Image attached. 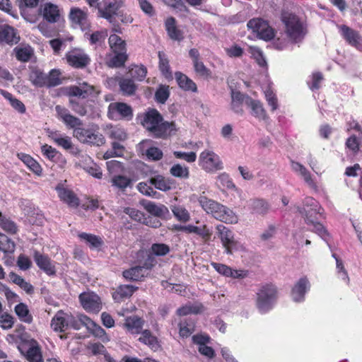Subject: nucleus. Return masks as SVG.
Wrapping results in <instances>:
<instances>
[{
	"mask_svg": "<svg viewBox=\"0 0 362 362\" xmlns=\"http://www.w3.org/2000/svg\"><path fill=\"white\" fill-rule=\"evenodd\" d=\"M141 124L156 138H166L177 131L175 123L164 121L162 115L156 109H151L145 113Z\"/></svg>",
	"mask_w": 362,
	"mask_h": 362,
	"instance_id": "f257e3e1",
	"label": "nucleus"
},
{
	"mask_svg": "<svg viewBox=\"0 0 362 362\" xmlns=\"http://www.w3.org/2000/svg\"><path fill=\"white\" fill-rule=\"evenodd\" d=\"M340 34L351 45L357 47L361 45V37L358 33L345 25H338Z\"/></svg>",
	"mask_w": 362,
	"mask_h": 362,
	"instance_id": "a878e982",
	"label": "nucleus"
},
{
	"mask_svg": "<svg viewBox=\"0 0 362 362\" xmlns=\"http://www.w3.org/2000/svg\"><path fill=\"white\" fill-rule=\"evenodd\" d=\"M165 28L169 37L172 40L180 41L184 38L183 33L177 28L174 18L170 17L166 19Z\"/></svg>",
	"mask_w": 362,
	"mask_h": 362,
	"instance_id": "473e14b6",
	"label": "nucleus"
},
{
	"mask_svg": "<svg viewBox=\"0 0 362 362\" xmlns=\"http://www.w3.org/2000/svg\"><path fill=\"white\" fill-rule=\"evenodd\" d=\"M115 55L110 54L107 59V65L109 67H122L127 59L126 51L114 52Z\"/></svg>",
	"mask_w": 362,
	"mask_h": 362,
	"instance_id": "58836bf2",
	"label": "nucleus"
},
{
	"mask_svg": "<svg viewBox=\"0 0 362 362\" xmlns=\"http://www.w3.org/2000/svg\"><path fill=\"white\" fill-rule=\"evenodd\" d=\"M78 237L91 248H98L103 243L101 238L93 234L81 233L78 234Z\"/></svg>",
	"mask_w": 362,
	"mask_h": 362,
	"instance_id": "c03bdc74",
	"label": "nucleus"
},
{
	"mask_svg": "<svg viewBox=\"0 0 362 362\" xmlns=\"http://www.w3.org/2000/svg\"><path fill=\"white\" fill-rule=\"evenodd\" d=\"M61 72L57 69H52L50 71L49 75L47 76V85L48 87H54L61 84L60 79Z\"/></svg>",
	"mask_w": 362,
	"mask_h": 362,
	"instance_id": "e2e57ef3",
	"label": "nucleus"
},
{
	"mask_svg": "<svg viewBox=\"0 0 362 362\" xmlns=\"http://www.w3.org/2000/svg\"><path fill=\"white\" fill-rule=\"evenodd\" d=\"M0 225L5 231L11 234H15L18 231V228L16 223L13 221L6 218L3 215L1 220H0Z\"/></svg>",
	"mask_w": 362,
	"mask_h": 362,
	"instance_id": "774afa93",
	"label": "nucleus"
},
{
	"mask_svg": "<svg viewBox=\"0 0 362 362\" xmlns=\"http://www.w3.org/2000/svg\"><path fill=\"white\" fill-rule=\"evenodd\" d=\"M216 230L226 254L232 255L235 251L243 250V245L234 238L233 233L226 226L219 224Z\"/></svg>",
	"mask_w": 362,
	"mask_h": 362,
	"instance_id": "20e7f679",
	"label": "nucleus"
},
{
	"mask_svg": "<svg viewBox=\"0 0 362 362\" xmlns=\"http://www.w3.org/2000/svg\"><path fill=\"white\" fill-rule=\"evenodd\" d=\"M145 320L136 315L127 317L123 324L126 331L132 334H139L144 329Z\"/></svg>",
	"mask_w": 362,
	"mask_h": 362,
	"instance_id": "f3484780",
	"label": "nucleus"
},
{
	"mask_svg": "<svg viewBox=\"0 0 362 362\" xmlns=\"http://www.w3.org/2000/svg\"><path fill=\"white\" fill-rule=\"evenodd\" d=\"M141 336L139 338V341L148 346L151 349L157 350L159 348V344L156 337H155L151 331L148 329H143L140 332Z\"/></svg>",
	"mask_w": 362,
	"mask_h": 362,
	"instance_id": "c9c22d12",
	"label": "nucleus"
},
{
	"mask_svg": "<svg viewBox=\"0 0 362 362\" xmlns=\"http://www.w3.org/2000/svg\"><path fill=\"white\" fill-rule=\"evenodd\" d=\"M136 288L130 285H122L118 287L113 295L116 300H120L122 298L130 297L135 291Z\"/></svg>",
	"mask_w": 362,
	"mask_h": 362,
	"instance_id": "3c124183",
	"label": "nucleus"
},
{
	"mask_svg": "<svg viewBox=\"0 0 362 362\" xmlns=\"http://www.w3.org/2000/svg\"><path fill=\"white\" fill-rule=\"evenodd\" d=\"M175 78L180 88L185 90L197 91V86L195 83L189 78L186 75L180 73H175Z\"/></svg>",
	"mask_w": 362,
	"mask_h": 362,
	"instance_id": "e433bc0d",
	"label": "nucleus"
},
{
	"mask_svg": "<svg viewBox=\"0 0 362 362\" xmlns=\"http://www.w3.org/2000/svg\"><path fill=\"white\" fill-rule=\"evenodd\" d=\"M51 327L55 332H62L69 329V314L58 311L51 321Z\"/></svg>",
	"mask_w": 362,
	"mask_h": 362,
	"instance_id": "6ab92c4d",
	"label": "nucleus"
},
{
	"mask_svg": "<svg viewBox=\"0 0 362 362\" xmlns=\"http://www.w3.org/2000/svg\"><path fill=\"white\" fill-rule=\"evenodd\" d=\"M74 136L81 142L90 145L101 146L105 144L104 136L96 129L77 127L74 129Z\"/></svg>",
	"mask_w": 362,
	"mask_h": 362,
	"instance_id": "39448f33",
	"label": "nucleus"
},
{
	"mask_svg": "<svg viewBox=\"0 0 362 362\" xmlns=\"http://www.w3.org/2000/svg\"><path fill=\"white\" fill-rule=\"evenodd\" d=\"M198 202L202 208L207 214H211L214 217H215L221 204L204 196L200 197Z\"/></svg>",
	"mask_w": 362,
	"mask_h": 362,
	"instance_id": "f704fd0d",
	"label": "nucleus"
},
{
	"mask_svg": "<svg viewBox=\"0 0 362 362\" xmlns=\"http://www.w3.org/2000/svg\"><path fill=\"white\" fill-rule=\"evenodd\" d=\"M33 257L37 267L47 274L52 275L55 274L54 266L52 264L48 256L44 255L37 251H35Z\"/></svg>",
	"mask_w": 362,
	"mask_h": 362,
	"instance_id": "aec40b11",
	"label": "nucleus"
},
{
	"mask_svg": "<svg viewBox=\"0 0 362 362\" xmlns=\"http://www.w3.org/2000/svg\"><path fill=\"white\" fill-rule=\"evenodd\" d=\"M177 228L180 230L185 231V232H187L189 233L197 234L204 238H209L211 235V233L206 228L205 226L203 228H199V227L194 226L192 225H188V226H180Z\"/></svg>",
	"mask_w": 362,
	"mask_h": 362,
	"instance_id": "8fccbe9b",
	"label": "nucleus"
},
{
	"mask_svg": "<svg viewBox=\"0 0 362 362\" xmlns=\"http://www.w3.org/2000/svg\"><path fill=\"white\" fill-rule=\"evenodd\" d=\"M124 0H102L99 6V16L112 23L119 8L124 6Z\"/></svg>",
	"mask_w": 362,
	"mask_h": 362,
	"instance_id": "0eeeda50",
	"label": "nucleus"
},
{
	"mask_svg": "<svg viewBox=\"0 0 362 362\" xmlns=\"http://www.w3.org/2000/svg\"><path fill=\"white\" fill-rule=\"evenodd\" d=\"M0 94L3 95L6 99L9 100L11 106L18 112L23 114L25 112V105L20 101L19 100L13 98V95L11 93H8L6 90H4L3 89H0Z\"/></svg>",
	"mask_w": 362,
	"mask_h": 362,
	"instance_id": "de8ad7c7",
	"label": "nucleus"
},
{
	"mask_svg": "<svg viewBox=\"0 0 362 362\" xmlns=\"http://www.w3.org/2000/svg\"><path fill=\"white\" fill-rule=\"evenodd\" d=\"M146 269L142 267H135L123 272V276L130 281H141L146 275Z\"/></svg>",
	"mask_w": 362,
	"mask_h": 362,
	"instance_id": "a19ab883",
	"label": "nucleus"
},
{
	"mask_svg": "<svg viewBox=\"0 0 362 362\" xmlns=\"http://www.w3.org/2000/svg\"><path fill=\"white\" fill-rule=\"evenodd\" d=\"M144 208L151 215L158 218H165L168 214V209L163 204L151 201L143 202Z\"/></svg>",
	"mask_w": 362,
	"mask_h": 362,
	"instance_id": "b1692460",
	"label": "nucleus"
},
{
	"mask_svg": "<svg viewBox=\"0 0 362 362\" xmlns=\"http://www.w3.org/2000/svg\"><path fill=\"white\" fill-rule=\"evenodd\" d=\"M245 105L252 110V115L260 120L267 118V113L264 109L262 104L259 100H255L251 98L245 99Z\"/></svg>",
	"mask_w": 362,
	"mask_h": 362,
	"instance_id": "bb28decb",
	"label": "nucleus"
},
{
	"mask_svg": "<svg viewBox=\"0 0 362 362\" xmlns=\"http://www.w3.org/2000/svg\"><path fill=\"white\" fill-rule=\"evenodd\" d=\"M69 17L71 21L78 25L82 30L88 27L87 14L86 12L78 8H73L70 11Z\"/></svg>",
	"mask_w": 362,
	"mask_h": 362,
	"instance_id": "cd10ccee",
	"label": "nucleus"
},
{
	"mask_svg": "<svg viewBox=\"0 0 362 362\" xmlns=\"http://www.w3.org/2000/svg\"><path fill=\"white\" fill-rule=\"evenodd\" d=\"M158 58L159 69L161 71L162 74L166 78H171L172 73L170 71L168 59H167L165 54L163 52H159Z\"/></svg>",
	"mask_w": 362,
	"mask_h": 362,
	"instance_id": "603ef678",
	"label": "nucleus"
},
{
	"mask_svg": "<svg viewBox=\"0 0 362 362\" xmlns=\"http://www.w3.org/2000/svg\"><path fill=\"white\" fill-rule=\"evenodd\" d=\"M55 110L58 117L69 128L75 129L77 127H81L82 125L81 120L71 115L67 109L60 105H57Z\"/></svg>",
	"mask_w": 362,
	"mask_h": 362,
	"instance_id": "2eb2a0df",
	"label": "nucleus"
},
{
	"mask_svg": "<svg viewBox=\"0 0 362 362\" xmlns=\"http://www.w3.org/2000/svg\"><path fill=\"white\" fill-rule=\"evenodd\" d=\"M282 21L285 25V32L293 42H301L307 33V30L299 18L294 14L283 16Z\"/></svg>",
	"mask_w": 362,
	"mask_h": 362,
	"instance_id": "f03ea898",
	"label": "nucleus"
},
{
	"mask_svg": "<svg viewBox=\"0 0 362 362\" xmlns=\"http://www.w3.org/2000/svg\"><path fill=\"white\" fill-rule=\"evenodd\" d=\"M79 300L82 307L87 312L98 313L101 309L100 299L94 293H83L79 296Z\"/></svg>",
	"mask_w": 362,
	"mask_h": 362,
	"instance_id": "ddd939ff",
	"label": "nucleus"
},
{
	"mask_svg": "<svg viewBox=\"0 0 362 362\" xmlns=\"http://www.w3.org/2000/svg\"><path fill=\"white\" fill-rule=\"evenodd\" d=\"M179 326L180 334L182 337H187L189 336L193 332L194 329V323L191 320L180 322Z\"/></svg>",
	"mask_w": 362,
	"mask_h": 362,
	"instance_id": "052dcab7",
	"label": "nucleus"
},
{
	"mask_svg": "<svg viewBox=\"0 0 362 362\" xmlns=\"http://www.w3.org/2000/svg\"><path fill=\"white\" fill-rule=\"evenodd\" d=\"M43 17L49 23H55L59 18V11L57 6L46 3L42 8Z\"/></svg>",
	"mask_w": 362,
	"mask_h": 362,
	"instance_id": "72a5a7b5",
	"label": "nucleus"
},
{
	"mask_svg": "<svg viewBox=\"0 0 362 362\" xmlns=\"http://www.w3.org/2000/svg\"><path fill=\"white\" fill-rule=\"evenodd\" d=\"M18 158L35 174L40 175L42 171L41 165L30 155L18 153Z\"/></svg>",
	"mask_w": 362,
	"mask_h": 362,
	"instance_id": "2f4dec72",
	"label": "nucleus"
},
{
	"mask_svg": "<svg viewBox=\"0 0 362 362\" xmlns=\"http://www.w3.org/2000/svg\"><path fill=\"white\" fill-rule=\"evenodd\" d=\"M299 212L305 216L307 224L314 223L321 216V207L319 203L312 197H306L303 202V207L298 209Z\"/></svg>",
	"mask_w": 362,
	"mask_h": 362,
	"instance_id": "9d476101",
	"label": "nucleus"
},
{
	"mask_svg": "<svg viewBox=\"0 0 362 362\" xmlns=\"http://www.w3.org/2000/svg\"><path fill=\"white\" fill-rule=\"evenodd\" d=\"M308 225L313 226L312 231L317 234L325 241L328 242L329 235L324 226L317 222V220H314V223H310Z\"/></svg>",
	"mask_w": 362,
	"mask_h": 362,
	"instance_id": "680f3d73",
	"label": "nucleus"
},
{
	"mask_svg": "<svg viewBox=\"0 0 362 362\" xmlns=\"http://www.w3.org/2000/svg\"><path fill=\"white\" fill-rule=\"evenodd\" d=\"M29 78L32 83L37 87H43L47 85V75L40 69H33L30 73Z\"/></svg>",
	"mask_w": 362,
	"mask_h": 362,
	"instance_id": "79ce46f5",
	"label": "nucleus"
},
{
	"mask_svg": "<svg viewBox=\"0 0 362 362\" xmlns=\"http://www.w3.org/2000/svg\"><path fill=\"white\" fill-rule=\"evenodd\" d=\"M170 174L176 177L187 179L189 176V168L180 164H175L170 169Z\"/></svg>",
	"mask_w": 362,
	"mask_h": 362,
	"instance_id": "6e6d98bb",
	"label": "nucleus"
},
{
	"mask_svg": "<svg viewBox=\"0 0 362 362\" xmlns=\"http://www.w3.org/2000/svg\"><path fill=\"white\" fill-rule=\"evenodd\" d=\"M84 326L95 337L102 338L105 336V330L88 317H83Z\"/></svg>",
	"mask_w": 362,
	"mask_h": 362,
	"instance_id": "37998d69",
	"label": "nucleus"
},
{
	"mask_svg": "<svg viewBox=\"0 0 362 362\" xmlns=\"http://www.w3.org/2000/svg\"><path fill=\"white\" fill-rule=\"evenodd\" d=\"M248 208L252 214L264 216L270 210V204L264 199L255 198L248 201Z\"/></svg>",
	"mask_w": 362,
	"mask_h": 362,
	"instance_id": "a211bd4d",
	"label": "nucleus"
},
{
	"mask_svg": "<svg viewBox=\"0 0 362 362\" xmlns=\"http://www.w3.org/2000/svg\"><path fill=\"white\" fill-rule=\"evenodd\" d=\"M20 40L15 29L9 25L0 26V43L16 44Z\"/></svg>",
	"mask_w": 362,
	"mask_h": 362,
	"instance_id": "412c9836",
	"label": "nucleus"
},
{
	"mask_svg": "<svg viewBox=\"0 0 362 362\" xmlns=\"http://www.w3.org/2000/svg\"><path fill=\"white\" fill-rule=\"evenodd\" d=\"M129 73L134 79L141 81L146 78L147 70L144 66H135L129 71Z\"/></svg>",
	"mask_w": 362,
	"mask_h": 362,
	"instance_id": "0e129e2a",
	"label": "nucleus"
},
{
	"mask_svg": "<svg viewBox=\"0 0 362 362\" xmlns=\"http://www.w3.org/2000/svg\"><path fill=\"white\" fill-rule=\"evenodd\" d=\"M9 276L12 282L19 286L27 293L30 294L33 292V286L29 282H27L23 277L15 273H11Z\"/></svg>",
	"mask_w": 362,
	"mask_h": 362,
	"instance_id": "09e8293b",
	"label": "nucleus"
},
{
	"mask_svg": "<svg viewBox=\"0 0 362 362\" xmlns=\"http://www.w3.org/2000/svg\"><path fill=\"white\" fill-rule=\"evenodd\" d=\"M66 95L69 97L86 98L89 96H96L100 93L97 87L87 82L79 83L78 86H71L66 88Z\"/></svg>",
	"mask_w": 362,
	"mask_h": 362,
	"instance_id": "9b49d317",
	"label": "nucleus"
},
{
	"mask_svg": "<svg viewBox=\"0 0 362 362\" xmlns=\"http://www.w3.org/2000/svg\"><path fill=\"white\" fill-rule=\"evenodd\" d=\"M111 183L112 186L123 190L130 185L131 180L124 175H116L112 178Z\"/></svg>",
	"mask_w": 362,
	"mask_h": 362,
	"instance_id": "4d7b16f0",
	"label": "nucleus"
},
{
	"mask_svg": "<svg viewBox=\"0 0 362 362\" xmlns=\"http://www.w3.org/2000/svg\"><path fill=\"white\" fill-rule=\"evenodd\" d=\"M16 59L23 62H28L34 54V50L28 45H20L13 49Z\"/></svg>",
	"mask_w": 362,
	"mask_h": 362,
	"instance_id": "c756f323",
	"label": "nucleus"
},
{
	"mask_svg": "<svg viewBox=\"0 0 362 362\" xmlns=\"http://www.w3.org/2000/svg\"><path fill=\"white\" fill-rule=\"evenodd\" d=\"M172 211L175 217L181 222H187L190 218L189 212L182 206H174Z\"/></svg>",
	"mask_w": 362,
	"mask_h": 362,
	"instance_id": "13d9d810",
	"label": "nucleus"
},
{
	"mask_svg": "<svg viewBox=\"0 0 362 362\" xmlns=\"http://www.w3.org/2000/svg\"><path fill=\"white\" fill-rule=\"evenodd\" d=\"M149 182L156 189L163 192L169 191L173 187V182L160 175L151 177Z\"/></svg>",
	"mask_w": 362,
	"mask_h": 362,
	"instance_id": "7c9ffc66",
	"label": "nucleus"
},
{
	"mask_svg": "<svg viewBox=\"0 0 362 362\" xmlns=\"http://www.w3.org/2000/svg\"><path fill=\"white\" fill-rule=\"evenodd\" d=\"M109 45L113 52L127 51L125 41L116 34L110 35Z\"/></svg>",
	"mask_w": 362,
	"mask_h": 362,
	"instance_id": "49530a36",
	"label": "nucleus"
},
{
	"mask_svg": "<svg viewBox=\"0 0 362 362\" xmlns=\"http://www.w3.org/2000/svg\"><path fill=\"white\" fill-rule=\"evenodd\" d=\"M277 299V291L272 284L262 286L257 293L256 306L259 313L264 314L271 310Z\"/></svg>",
	"mask_w": 362,
	"mask_h": 362,
	"instance_id": "7ed1b4c3",
	"label": "nucleus"
},
{
	"mask_svg": "<svg viewBox=\"0 0 362 362\" xmlns=\"http://www.w3.org/2000/svg\"><path fill=\"white\" fill-rule=\"evenodd\" d=\"M247 26L249 30L256 33L259 38L265 41L271 40L275 35L274 29L266 21L262 18H257L250 20Z\"/></svg>",
	"mask_w": 362,
	"mask_h": 362,
	"instance_id": "423d86ee",
	"label": "nucleus"
},
{
	"mask_svg": "<svg viewBox=\"0 0 362 362\" xmlns=\"http://www.w3.org/2000/svg\"><path fill=\"white\" fill-rule=\"evenodd\" d=\"M15 312L21 320L30 323L32 321V316L29 314L28 306L24 303H19L15 307Z\"/></svg>",
	"mask_w": 362,
	"mask_h": 362,
	"instance_id": "5fc2aeb1",
	"label": "nucleus"
},
{
	"mask_svg": "<svg viewBox=\"0 0 362 362\" xmlns=\"http://www.w3.org/2000/svg\"><path fill=\"white\" fill-rule=\"evenodd\" d=\"M119 87L123 94L128 95H133L136 90V86L134 81L129 78L121 79L119 81Z\"/></svg>",
	"mask_w": 362,
	"mask_h": 362,
	"instance_id": "864d4df0",
	"label": "nucleus"
},
{
	"mask_svg": "<svg viewBox=\"0 0 362 362\" xmlns=\"http://www.w3.org/2000/svg\"><path fill=\"white\" fill-rule=\"evenodd\" d=\"M56 189L61 200L69 204L70 206L76 207L78 206V199L72 191L61 187H57Z\"/></svg>",
	"mask_w": 362,
	"mask_h": 362,
	"instance_id": "c85d7f7f",
	"label": "nucleus"
},
{
	"mask_svg": "<svg viewBox=\"0 0 362 362\" xmlns=\"http://www.w3.org/2000/svg\"><path fill=\"white\" fill-rule=\"evenodd\" d=\"M216 219L229 224H235L238 222V216L230 209L221 204L215 215Z\"/></svg>",
	"mask_w": 362,
	"mask_h": 362,
	"instance_id": "4be33fe9",
	"label": "nucleus"
},
{
	"mask_svg": "<svg viewBox=\"0 0 362 362\" xmlns=\"http://www.w3.org/2000/svg\"><path fill=\"white\" fill-rule=\"evenodd\" d=\"M115 113L127 119H131L132 117V107L124 103H113L109 105V114L112 118L115 117Z\"/></svg>",
	"mask_w": 362,
	"mask_h": 362,
	"instance_id": "393cba45",
	"label": "nucleus"
},
{
	"mask_svg": "<svg viewBox=\"0 0 362 362\" xmlns=\"http://www.w3.org/2000/svg\"><path fill=\"white\" fill-rule=\"evenodd\" d=\"M107 134L111 139L119 141H124L127 137L125 130L117 126H111Z\"/></svg>",
	"mask_w": 362,
	"mask_h": 362,
	"instance_id": "bf43d9fd",
	"label": "nucleus"
},
{
	"mask_svg": "<svg viewBox=\"0 0 362 362\" xmlns=\"http://www.w3.org/2000/svg\"><path fill=\"white\" fill-rule=\"evenodd\" d=\"M21 354L29 362H44L41 348L37 341L32 339L18 345Z\"/></svg>",
	"mask_w": 362,
	"mask_h": 362,
	"instance_id": "1a4fd4ad",
	"label": "nucleus"
},
{
	"mask_svg": "<svg viewBox=\"0 0 362 362\" xmlns=\"http://www.w3.org/2000/svg\"><path fill=\"white\" fill-rule=\"evenodd\" d=\"M69 105L71 109L80 116L88 115L90 110V106L88 105L86 103L72 98V97L69 98Z\"/></svg>",
	"mask_w": 362,
	"mask_h": 362,
	"instance_id": "4c0bfd02",
	"label": "nucleus"
},
{
	"mask_svg": "<svg viewBox=\"0 0 362 362\" xmlns=\"http://www.w3.org/2000/svg\"><path fill=\"white\" fill-rule=\"evenodd\" d=\"M291 167L292 170L300 176L309 187L317 190V185L315 180L313 179L310 171L304 165L298 162L291 160Z\"/></svg>",
	"mask_w": 362,
	"mask_h": 362,
	"instance_id": "4468645a",
	"label": "nucleus"
},
{
	"mask_svg": "<svg viewBox=\"0 0 362 362\" xmlns=\"http://www.w3.org/2000/svg\"><path fill=\"white\" fill-rule=\"evenodd\" d=\"M88 160L90 161V165L84 166V170L93 177L100 179L103 175L101 169L90 158H88Z\"/></svg>",
	"mask_w": 362,
	"mask_h": 362,
	"instance_id": "338daca9",
	"label": "nucleus"
},
{
	"mask_svg": "<svg viewBox=\"0 0 362 362\" xmlns=\"http://www.w3.org/2000/svg\"><path fill=\"white\" fill-rule=\"evenodd\" d=\"M67 63L77 69H83L90 62L89 56L81 49H74L66 54Z\"/></svg>",
	"mask_w": 362,
	"mask_h": 362,
	"instance_id": "f8f14e48",
	"label": "nucleus"
},
{
	"mask_svg": "<svg viewBox=\"0 0 362 362\" xmlns=\"http://www.w3.org/2000/svg\"><path fill=\"white\" fill-rule=\"evenodd\" d=\"M47 136L59 146L66 150L71 149L73 147L71 139L64 134H61L58 131H52L48 129L47 131Z\"/></svg>",
	"mask_w": 362,
	"mask_h": 362,
	"instance_id": "5701e85b",
	"label": "nucleus"
},
{
	"mask_svg": "<svg viewBox=\"0 0 362 362\" xmlns=\"http://www.w3.org/2000/svg\"><path fill=\"white\" fill-rule=\"evenodd\" d=\"M169 95L168 86L161 85L156 90L155 98L157 102L163 104L168 100Z\"/></svg>",
	"mask_w": 362,
	"mask_h": 362,
	"instance_id": "69168bd1",
	"label": "nucleus"
},
{
	"mask_svg": "<svg viewBox=\"0 0 362 362\" xmlns=\"http://www.w3.org/2000/svg\"><path fill=\"white\" fill-rule=\"evenodd\" d=\"M248 98L245 95L242 94L239 91H235L234 90L231 92V108L232 110L238 114H242L243 110L242 108V104H245V99Z\"/></svg>",
	"mask_w": 362,
	"mask_h": 362,
	"instance_id": "ea45409f",
	"label": "nucleus"
},
{
	"mask_svg": "<svg viewBox=\"0 0 362 362\" xmlns=\"http://www.w3.org/2000/svg\"><path fill=\"white\" fill-rule=\"evenodd\" d=\"M203 306L200 303H187L177 310V314L180 316H185L189 314H197L202 311Z\"/></svg>",
	"mask_w": 362,
	"mask_h": 362,
	"instance_id": "a18cd8bd",
	"label": "nucleus"
},
{
	"mask_svg": "<svg viewBox=\"0 0 362 362\" xmlns=\"http://www.w3.org/2000/svg\"><path fill=\"white\" fill-rule=\"evenodd\" d=\"M310 282L306 277L300 278L293 286L291 291V297L296 303L303 302L305 294L310 289Z\"/></svg>",
	"mask_w": 362,
	"mask_h": 362,
	"instance_id": "dca6fc26",
	"label": "nucleus"
},
{
	"mask_svg": "<svg viewBox=\"0 0 362 362\" xmlns=\"http://www.w3.org/2000/svg\"><path fill=\"white\" fill-rule=\"evenodd\" d=\"M199 164L206 172H215L223 168L220 157L214 151L209 150L200 153Z\"/></svg>",
	"mask_w": 362,
	"mask_h": 362,
	"instance_id": "6e6552de",
	"label": "nucleus"
}]
</instances>
